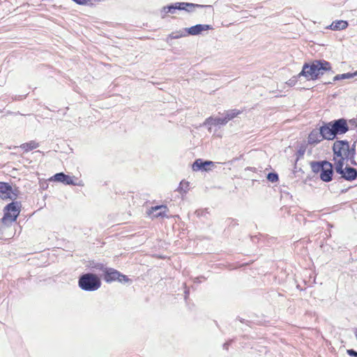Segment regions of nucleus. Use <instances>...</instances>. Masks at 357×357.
<instances>
[{
	"label": "nucleus",
	"instance_id": "33",
	"mask_svg": "<svg viewBox=\"0 0 357 357\" xmlns=\"http://www.w3.org/2000/svg\"><path fill=\"white\" fill-rule=\"evenodd\" d=\"M351 148H354V149L356 150V142L354 143L353 146Z\"/></svg>",
	"mask_w": 357,
	"mask_h": 357
},
{
	"label": "nucleus",
	"instance_id": "35",
	"mask_svg": "<svg viewBox=\"0 0 357 357\" xmlns=\"http://www.w3.org/2000/svg\"><path fill=\"white\" fill-rule=\"evenodd\" d=\"M210 165V164H204V169H205V170H206V167L207 165Z\"/></svg>",
	"mask_w": 357,
	"mask_h": 357
},
{
	"label": "nucleus",
	"instance_id": "6",
	"mask_svg": "<svg viewBox=\"0 0 357 357\" xmlns=\"http://www.w3.org/2000/svg\"><path fill=\"white\" fill-rule=\"evenodd\" d=\"M210 6H204L200 4H196L192 3H185V2H176L174 4H172L167 6H165L162 8V17L165 16V15L168 13L174 14L175 13L176 10H185L187 12H192L194 10L195 8H204V7H209Z\"/></svg>",
	"mask_w": 357,
	"mask_h": 357
},
{
	"label": "nucleus",
	"instance_id": "34",
	"mask_svg": "<svg viewBox=\"0 0 357 357\" xmlns=\"http://www.w3.org/2000/svg\"><path fill=\"white\" fill-rule=\"evenodd\" d=\"M299 153L301 155H303L304 153V151L299 150Z\"/></svg>",
	"mask_w": 357,
	"mask_h": 357
},
{
	"label": "nucleus",
	"instance_id": "17",
	"mask_svg": "<svg viewBox=\"0 0 357 357\" xmlns=\"http://www.w3.org/2000/svg\"><path fill=\"white\" fill-rule=\"evenodd\" d=\"M39 146V143L34 140H31L29 142L22 144L20 148L24 151V152H29L33 149H35Z\"/></svg>",
	"mask_w": 357,
	"mask_h": 357
},
{
	"label": "nucleus",
	"instance_id": "2",
	"mask_svg": "<svg viewBox=\"0 0 357 357\" xmlns=\"http://www.w3.org/2000/svg\"><path fill=\"white\" fill-rule=\"evenodd\" d=\"M335 162L348 161L355 158L356 150L354 148H350L349 144L347 140H337L333 146Z\"/></svg>",
	"mask_w": 357,
	"mask_h": 357
},
{
	"label": "nucleus",
	"instance_id": "15",
	"mask_svg": "<svg viewBox=\"0 0 357 357\" xmlns=\"http://www.w3.org/2000/svg\"><path fill=\"white\" fill-rule=\"evenodd\" d=\"M227 123V119L224 116L223 118L220 117H208L206 119L204 124L209 125V126H218V125H225Z\"/></svg>",
	"mask_w": 357,
	"mask_h": 357
},
{
	"label": "nucleus",
	"instance_id": "14",
	"mask_svg": "<svg viewBox=\"0 0 357 357\" xmlns=\"http://www.w3.org/2000/svg\"><path fill=\"white\" fill-rule=\"evenodd\" d=\"M52 181L61 182L67 185H75L73 180L68 175L65 174L63 172L57 173L54 174L52 178Z\"/></svg>",
	"mask_w": 357,
	"mask_h": 357
},
{
	"label": "nucleus",
	"instance_id": "26",
	"mask_svg": "<svg viewBox=\"0 0 357 357\" xmlns=\"http://www.w3.org/2000/svg\"><path fill=\"white\" fill-rule=\"evenodd\" d=\"M347 352L349 356L357 357V351L354 349H348Z\"/></svg>",
	"mask_w": 357,
	"mask_h": 357
},
{
	"label": "nucleus",
	"instance_id": "3",
	"mask_svg": "<svg viewBox=\"0 0 357 357\" xmlns=\"http://www.w3.org/2000/svg\"><path fill=\"white\" fill-rule=\"evenodd\" d=\"M324 125L325 126L324 132L328 137V140H333L337 135H343L349 130L347 122L344 119H340L326 123H324Z\"/></svg>",
	"mask_w": 357,
	"mask_h": 357
},
{
	"label": "nucleus",
	"instance_id": "32",
	"mask_svg": "<svg viewBox=\"0 0 357 357\" xmlns=\"http://www.w3.org/2000/svg\"><path fill=\"white\" fill-rule=\"evenodd\" d=\"M351 74L353 75V77H354L355 76H357V70L355 71L354 73H352Z\"/></svg>",
	"mask_w": 357,
	"mask_h": 357
},
{
	"label": "nucleus",
	"instance_id": "16",
	"mask_svg": "<svg viewBox=\"0 0 357 357\" xmlns=\"http://www.w3.org/2000/svg\"><path fill=\"white\" fill-rule=\"evenodd\" d=\"M348 26V22L344 20H337L333 22L330 26V29L332 30H343Z\"/></svg>",
	"mask_w": 357,
	"mask_h": 357
},
{
	"label": "nucleus",
	"instance_id": "22",
	"mask_svg": "<svg viewBox=\"0 0 357 357\" xmlns=\"http://www.w3.org/2000/svg\"><path fill=\"white\" fill-rule=\"evenodd\" d=\"M351 78H353V75H352L351 73H347L339 74V75H335L333 77V81L335 82V81H338V80H341V79H351Z\"/></svg>",
	"mask_w": 357,
	"mask_h": 357
},
{
	"label": "nucleus",
	"instance_id": "28",
	"mask_svg": "<svg viewBox=\"0 0 357 357\" xmlns=\"http://www.w3.org/2000/svg\"><path fill=\"white\" fill-rule=\"evenodd\" d=\"M119 278H121V279H122L121 282H127L129 281L128 278L125 275L121 274V276H119Z\"/></svg>",
	"mask_w": 357,
	"mask_h": 357
},
{
	"label": "nucleus",
	"instance_id": "25",
	"mask_svg": "<svg viewBox=\"0 0 357 357\" xmlns=\"http://www.w3.org/2000/svg\"><path fill=\"white\" fill-rule=\"evenodd\" d=\"M95 268L96 269H98V270H100L102 271V272H104V270L105 268H107V267H105L103 264H97L96 266H95Z\"/></svg>",
	"mask_w": 357,
	"mask_h": 357
},
{
	"label": "nucleus",
	"instance_id": "20",
	"mask_svg": "<svg viewBox=\"0 0 357 357\" xmlns=\"http://www.w3.org/2000/svg\"><path fill=\"white\" fill-rule=\"evenodd\" d=\"M241 113V112L238 109L228 110L226 112L225 117L228 122L229 121H230V120L233 119L234 118H235L236 116H237Z\"/></svg>",
	"mask_w": 357,
	"mask_h": 357
},
{
	"label": "nucleus",
	"instance_id": "9",
	"mask_svg": "<svg viewBox=\"0 0 357 357\" xmlns=\"http://www.w3.org/2000/svg\"><path fill=\"white\" fill-rule=\"evenodd\" d=\"M17 195L13 192L11 185L5 182H0V198L3 199H15Z\"/></svg>",
	"mask_w": 357,
	"mask_h": 357
},
{
	"label": "nucleus",
	"instance_id": "18",
	"mask_svg": "<svg viewBox=\"0 0 357 357\" xmlns=\"http://www.w3.org/2000/svg\"><path fill=\"white\" fill-rule=\"evenodd\" d=\"M326 161H319V162H311V168L313 172L314 173H319L321 172L323 168L325 166V162Z\"/></svg>",
	"mask_w": 357,
	"mask_h": 357
},
{
	"label": "nucleus",
	"instance_id": "10",
	"mask_svg": "<svg viewBox=\"0 0 357 357\" xmlns=\"http://www.w3.org/2000/svg\"><path fill=\"white\" fill-rule=\"evenodd\" d=\"M105 277L104 279L107 282H111L115 280H119V282H122V279L119 278L121 276V273L118 271L108 268L104 270Z\"/></svg>",
	"mask_w": 357,
	"mask_h": 357
},
{
	"label": "nucleus",
	"instance_id": "29",
	"mask_svg": "<svg viewBox=\"0 0 357 357\" xmlns=\"http://www.w3.org/2000/svg\"><path fill=\"white\" fill-rule=\"evenodd\" d=\"M229 342H225L224 344H223V348L226 350L228 349L229 348Z\"/></svg>",
	"mask_w": 357,
	"mask_h": 357
},
{
	"label": "nucleus",
	"instance_id": "11",
	"mask_svg": "<svg viewBox=\"0 0 357 357\" xmlns=\"http://www.w3.org/2000/svg\"><path fill=\"white\" fill-rule=\"evenodd\" d=\"M325 166L323 168L321 174H320V178L325 182H329L333 178V165L329 162H326Z\"/></svg>",
	"mask_w": 357,
	"mask_h": 357
},
{
	"label": "nucleus",
	"instance_id": "36",
	"mask_svg": "<svg viewBox=\"0 0 357 357\" xmlns=\"http://www.w3.org/2000/svg\"><path fill=\"white\" fill-rule=\"evenodd\" d=\"M196 213H197L198 215H199V211H197Z\"/></svg>",
	"mask_w": 357,
	"mask_h": 357
},
{
	"label": "nucleus",
	"instance_id": "24",
	"mask_svg": "<svg viewBox=\"0 0 357 357\" xmlns=\"http://www.w3.org/2000/svg\"><path fill=\"white\" fill-rule=\"evenodd\" d=\"M299 77L297 75V76H295V77H291L290 79H289V81L287 82V84L289 85V86H294L296 82H297V79Z\"/></svg>",
	"mask_w": 357,
	"mask_h": 357
},
{
	"label": "nucleus",
	"instance_id": "4",
	"mask_svg": "<svg viewBox=\"0 0 357 357\" xmlns=\"http://www.w3.org/2000/svg\"><path fill=\"white\" fill-rule=\"evenodd\" d=\"M20 212V204L17 202H13L5 207L4 215L0 221V231H1V233L16 220Z\"/></svg>",
	"mask_w": 357,
	"mask_h": 357
},
{
	"label": "nucleus",
	"instance_id": "1",
	"mask_svg": "<svg viewBox=\"0 0 357 357\" xmlns=\"http://www.w3.org/2000/svg\"><path fill=\"white\" fill-rule=\"evenodd\" d=\"M331 63L325 60H314L311 63H305L298 77L303 76L307 80H316L319 76L331 70Z\"/></svg>",
	"mask_w": 357,
	"mask_h": 357
},
{
	"label": "nucleus",
	"instance_id": "8",
	"mask_svg": "<svg viewBox=\"0 0 357 357\" xmlns=\"http://www.w3.org/2000/svg\"><path fill=\"white\" fill-rule=\"evenodd\" d=\"M325 126L323 124L319 129H313L308 135L307 142L311 145H316L324 139L328 140V137L324 132Z\"/></svg>",
	"mask_w": 357,
	"mask_h": 357
},
{
	"label": "nucleus",
	"instance_id": "21",
	"mask_svg": "<svg viewBox=\"0 0 357 357\" xmlns=\"http://www.w3.org/2000/svg\"><path fill=\"white\" fill-rule=\"evenodd\" d=\"M177 190L180 193L185 194L189 190V182L185 181H181Z\"/></svg>",
	"mask_w": 357,
	"mask_h": 357
},
{
	"label": "nucleus",
	"instance_id": "31",
	"mask_svg": "<svg viewBox=\"0 0 357 357\" xmlns=\"http://www.w3.org/2000/svg\"><path fill=\"white\" fill-rule=\"evenodd\" d=\"M349 160L351 161V163L352 165H356V162H355V160H354V158L353 160Z\"/></svg>",
	"mask_w": 357,
	"mask_h": 357
},
{
	"label": "nucleus",
	"instance_id": "30",
	"mask_svg": "<svg viewBox=\"0 0 357 357\" xmlns=\"http://www.w3.org/2000/svg\"><path fill=\"white\" fill-rule=\"evenodd\" d=\"M188 294H189V290H185V298H187Z\"/></svg>",
	"mask_w": 357,
	"mask_h": 357
},
{
	"label": "nucleus",
	"instance_id": "23",
	"mask_svg": "<svg viewBox=\"0 0 357 357\" xmlns=\"http://www.w3.org/2000/svg\"><path fill=\"white\" fill-rule=\"evenodd\" d=\"M267 179L271 183H275L278 181V175L277 173L274 172L268 173L267 175Z\"/></svg>",
	"mask_w": 357,
	"mask_h": 357
},
{
	"label": "nucleus",
	"instance_id": "13",
	"mask_svg": "<svg viewBox=\"0 0 357 357\" xmlns=\"http://www.w3.org/2000/svg\"><path fill=\"white\" fill-rule=\"evenodd\" d=\"M212 29V26L208 24H196L186 29L188 33L192 36H196L204 31Z\"/></svg>",
	"mask_w": 357,
	"mask_h": 357
},
{
	"label": "nucleus",
	"instance_id": "5",
	"mask_svg": "<svg viewBox=\"0 0 357 357\" xmlns=\"http://www.w3.org/2000/svg\"><path fill=\"white\" fill-rule=\"evenodd\" d=\"M78 284L84 291H93L100 288L101 282L96 275L93 273H86L80 276Z\"/></svg>",
	"mask_w": 357,
	"mask_h": 357
},
{
	"label": "nucleus",
	"instance_id": "19",
	"mask_svg": "<svg viewBox=\"0 0 357 357\" xmlns=\"http://www.w3.org/2000/svg\"><path fill=\"white\" fill-rule=\"evenodd\" d=\"M204 164H213L211 161H202L201 159H197L192 165L194 171H198L204 168Z\"/></svg>",
	"mask_w": 357,
	"mask_h": 357
},
{
	"label": "nucleus",
	"instance_id": "7",
	"mask_svg": "<svg viewBox=\"0 0 357 357\" xmlns=\"http://www.w3.org/2000/svg\"><path fill=\"white\" fill-rule=\"evenodd\" d=\"M344 163L342 162H335V169L337 173L342 176V178L347 181H354L357 178V169L351 167L343 168Z\"/></svg>",
	"mask_w": 357,
	"mask_h": 357
},
{
	"label": "nucleus",
	"instance_id": "27",
	"mask_svg": "<svg viewBox=\"0 0 357 357\" xmlns=\"http://www.w3.org/2000/svg\"><path fill=\"white\" fill-rule=\"evenodd\" d=\"M181 36H182L181 34L175 33H172V34L169 35V37L172 38H179Z\"/></svg>",
	"mask_w": 357,
	"mask_h": 357
},
{
	"label": "nucleus",
	"instance_id": "37",
	"mask_svg": "<svg viewBox=\"0 0 357 357\" xmlns=\"http://www.w3.org/2000/svg\"><path fill=\"white\" fill-rule=\"evenodd\" d=\"M0 238H1V235L0 234Z\"/></svg>",
	"mask_w": 357,
	"mask_h": 357
},
{
	"label": "nucleus",
	"instance_id": "12",
	"mask_svg": "<svg viewBox=\"0 0 357 357\" xmlns=\"http://www.w3.org/2000/svg\"><path fill=\"white\" fill-rule=\"evenodd\" d=\"M168 209L165 205H159L155 206H152L149 211V215H151L153 218H159V217H165L166 216V213Z\"/></svg>",
	"mask_w": 357,
	"mask_h": 357
}]
</instances>
